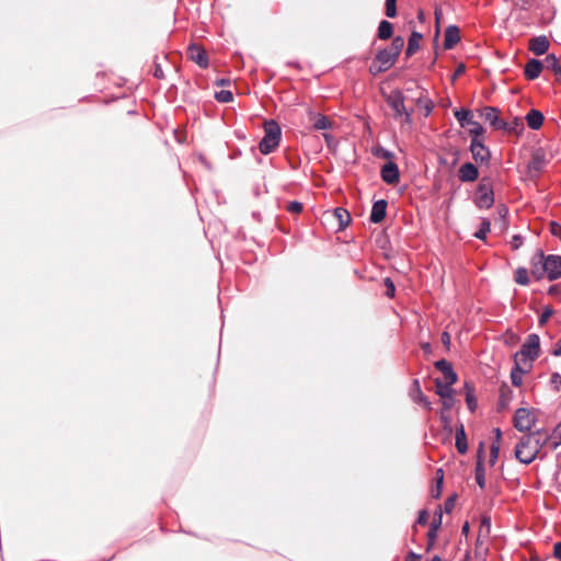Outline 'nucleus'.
Instances as JSON below:
<instances>
[{"instance_id": "obj_1", "label": "nucleus", "mask_w": 561, "mask_h": 561, "mask_svg": "<svg viewBox=\"0 0 561 561\" xmlns=\"http://www.w3.org/2000/svg\"><path fill=\"white\" fill-rule=\"evenodd\" d=\"M540 355V337L536 333H531L527 336L525 343L520 350L514 355L515 364H523L524 366H531V363L536 360Z\"/></svg>"}, {"instance_id": "obj_2", "label": "nucleus", "mask_w": 561, "mask_h": 561, "mask_svg": "<svg viewBox=\"0 0 561 561\" xmlns=\"http://www.w3.org/2000/svg\"><path fill=\"white\" fill-rule=\"evenodd\" d=\"M282 130L277 122L271 119L264 124V137L259 144L261 153L268 154L279 145Z\"/></svg>"}, {"instance_id": "obj_3", "label": "nucleus", "mask_w": 561, "mask_h": 561, "mask_svg": "<svg viewBox=\"0 0 561 561\" xmlns=\"http://www.w3.org/2000/svg\"><path fill=\"white\" fill-rule=\"evenodd\" d=\"M540 451V445L531 436H523L515 446V457L522 463H531Z\"/></svg>"}, {"instance_id": "obj_4", "label": "nucleus", "mask_w": 561, "mask_h": 561, "mask_svg": "<svg viewBox=\"0 0 561 561\" xmlns=\"http://www.w3.org/2000/svg\"><path fill=\"white\" fill-rule=\"evenodd\" d=\"M474 204L480 209H489L494 204L493 185L490 178H482L478 187Z\"/></svg>"}, {"instance_id": "obj_5", "label": "nucleus", "mask_w": 561, "mask_h": 561, "mask_svg": "<svg viewBox=\"0 0 561 561\" xmlns=\"http://www.w3.org/2000/svg\"><path fill=\"white\" fill-rule=\"evenodd\" d=\"M537 410L519 408L513 417L514 427L522 433L530 432L537 422Z\"/></svg>"}, {"instance_id": "obj_6", "label": "nucleus", "mask_w": 561, "mask_h": 561, "mask_svg": "<svg viewBox=\"0 0 561 561\" xmlns=\"http://www.w3.org/2000/svg\"><path fill=\"white\" fill-rule=\"evenodd\" d=\"M537 256L539 257V264L547 272L549 280L552 282L561 277V255H545L542 251H538Z\"/></svg>"}, {"instance_id": "obj_7", "label": "nucleus", "mask_w": 561, "mask_h": 561, "mask_svg": "<svg viewBox=\"0 0 561 561\" xmlns=\"http://www.w3.org/2000/svg\"><path fill=\"white\" fill-rule=\"evenodd\" d=\"M394 57L388 48L380 49L376 54L375 61L371 64L369 71L373 75L387 71L396 61Z\"/></svg>"}, {"instance_id": "obj_8", "label": "nucleus", "mask_w": 561, "mask_h": 561, "mask_svg": "<svg viewBox=\"0 0 561 561\" xmlns=\"http://www.w3.org/2000/svg\"><path fill=\"white\" fill-rule=\"evenodd\" d=\"M387 104L393 111V117L397 119L405 113L404 95L400 90L392 91L386 99Z\"/></svg>"}, {"instance_id": "obj_9", "label": "nucleus", "mask_w": 561, "mask_h": 561, "mask_svg": "<svg viewBox=\"0 0 561 561\" xmlns=\"http://www.w3.org/2000/svg\"><path fill=\"white\" fill-rule=\"evenodd\" d=\"M470 151L476 162L489 163L491 153L490 150L478 138L471 139Z\"/></svg>"}, {"instance_id": "obj_10", "label": "nucleus", "mask_w": 561, "mask_h": 561, "mask_svg": "<svg viewBox=\"0 0 561 561\" xmlns=\"http://www.w3.org/2000/svg\"><path fill=\"white\" fill-rule=\"evenodd\" d=\"M436 393L440 397L443 405L446 410L454 405V390L451 385L444 383L442 380H435Z\"/></svg>"}, {"instance_id": "obj_11", "label": "nucleus", "mask_w": 561, "mask_h": 561, "mask_svg": "<svg viewBox=\"0 0 561 561\" xmlns=\"http://www.w3.org/2000/svg\"><path fill=\"white\" fill-rule=\"evenodd\" d=\"M480 116L488 122L494 129L501 130L506 129L507 124L501 119L497 115V108L486 106L481 111Z\"/></svg>"}, {"instance_id": "obj_12", "label": "nucleus", "mask_w": 561, "mask_h": 561, "mask_svg": "<svg viewBox=\"0 0 561 561\" xmlns=\"http://www.w3.org/2000/svg\"><path fill=\"white\" fill-rule=\"evenodd\" d=\"M381 179L387 184H396L400 180V172L397 163L389 161L381 168Z\"/></svg>"}, {"instance_id": "obj_13", "label": "nucleus", "mask_w": 561, "mask_h": 561, "mask_svg": "<svg viewBox=\"0 0 561 561\" xmlns=\"http://www.w3.org/2000/svg\"><path fill=\"white\" fill-rule=\"evenodd\" d=\"M190 59L197 64L201 68H207L209 65L208 56L205 49L196 44L188 47Z\"/></svg>"}, {"instance_id": "obj_14", "label": "nucleus", "mask_w": 561, "mask_h": 561, "mask_svg": "<svg viewBox=\"0 0 561 561\" xmlns=\"http://www.w3.org/2000/svg\"><path fill=\"white\" fill-rule=\"evenodd\" d=\"M458 178L461 182H474L479 178V170L473 163L466 162L459 168Z\"/></svg>"}, {"instance_id": "obj_15", "label": "nucleus", "mask_w": 561, "mask_h": 561, "mask_svg": "<svg viewBox=\"0 0 561 561\" xmlns=\"http://www.w3.org/2000/svg\"><path fill=\"white\" fill-rule=\"evenodd\" d=\"M435 367L444 375L446 383L454 385L457 381V374L447 359L437 360Z\"/></svg>"}, {"instance_id": "obj_16", "label": "nucleus", "mask_w": 561, "mask_h": 561, "mask_svg": "<svg viewBox=\"0 0 561 561\" xmlns=\"http://www.w3.org/2000/svg\"><path fill=\"white\" fill-rule=\"evenodd\" d=\"M387 206H388V203H387L386 199L376 201L373 204V208H371V213H370V218H369L370 221L374 222V224L381 222L385 219V217H386Z\"/></svg>"}, {"instance_id": "obj_17", "label": "nucleus", "mask_w": 561, "mask_h": 561, "mask_svg": "<svg viewBox=\"0 0 561 561\" xmlns=\"http://www.w3.org/2000/svg\"><path fill=\"white\" fill-rule=\"evenodd\" d=\"M543 69V62L538 59H530L525 66V77L528 80L537 79Z\"/></svg>"}, {"instance_id": "obj_18", "label": "nucleus", "mask_w": 561, "mask_h": 561, "mask_svg": "<svg viewBox=\"0 0 561 561\" xmlns=\"http://www.w3.org/2000/svg\"><path fill=\"white\" fill-rule=\"evenodd\" d=\"M460 41L459 28L456 25H449L445 31L444 47L451 49Z\"/></svg>"}, {"instance_id": "obj_19", "label": "nucleus", "mask_w": 561, "mask_h": 561, "mask_svg": "<svg viewBox=\"0 0 561 561\" xmlns=\"http://www.w3.org/2000/svg\"><path fill=\"white\" fill-rule=\"evenodd\" d=\"M549 48V41L546 36H538L530 41L529 49L537 56L543 55Z\"/></svg>"}, {"instance_id": "obj_20", "label": "nucleus", "mask_w": 561, "mask_h": 561, "mask_svg": "<svg viewBox=\"0 0 561 561\" xmlns=\"http://www.w3.org/2000/svg\"><path fill=\"white\" fill-rule=\"evenodd\" d=\"M483 457V443L480 444L478 461L476 466V481L477 484L483 490L485 488V472L482 463Z\"/></svg>"}, {"instance_id": "obj_21", "label": "nucleus", "mask_w": 561, "mask_h": 561, "mask_svg": "<svg viewBox=\"0 0 561 561\" xmlns=\"http://www.w3.org/2000/svg\"><path fill=\"white\" fill-rule=\"evenodd\" d=\"M412 400L415 403H422L425 408L431 409V402L427 397L421 390L420 381L417 379L413 380L412 390H411Z\"/></svg>"}, {"instance_id": "obj_22", "label": "nucleus", "mask_w": 561, "mask_h": 561, "mask_svg": "<svg viewBox=\"0 0 561 561\" xmlns=\"http://www.w3.org/2000/svg\"><path fill=\"white\" fill-rule=\"evenodd\" d=\"M542 62L543 69L552 71L557 80H561V65L559 64V60L556 57V55H548Z\"/></svg>"}, {"instance_id": "obj_23", "label": "nucleus", "mask_w": 561, "mask_h": 561, "mask_svg": "<svg viewBox=\"0 0 561 561\" xmlns=\"http://www.w3.org/2000/svg\"><path fill=\"white\" fill-rule=\"evenodd\" d=\"M526 122L529 128L537 130L542 126L543 114L538 110H530L526 115Z\"/></svg>"}, {"instance_id": "obj_24", "label": "nucleus", "mask_w": 561, "mask_h": 561, "mask_svg": "<svg viewBox=\"0 0 561 561\" xmlns=\"http://www.w3.org/2000/svg\"><path fill=\"white\" fill-rule=\"evenodd\" d=\"M332 216L339 222V230L345 229L352 220L351 214L345 208H342V207L335 208L333 210Z\"/></svg>"}, {"instance_id": "obj_25", "label": "nucleus", "mask_w": 561, "mask_h": 561, "mask_svg": "<svg viewBox=\"0 0 561 561\" xmlns=\"http://www.w3.org/2000/svg\"><path fill=\"white\" fill-rule=\"evenodd\" d=\"M491 534V517L489 515H482L479 526V535L477 543H481L482 539H488Z\"/></svg>"}, {"instance_id": "obj_26", "label": "nucleus", "mask_w": 561, "mask_h": 561, "mask_svg": "<svg viewBox=\"0 0 561 561\" xmlns=\"http://www.w3.org/2000/svg\"><path fill=\"white\" fill-rule=\"evenodd\" d=\"M422 34L414 31L412 32L409 41H408V47L405 49L407 57L413 56L420 48V41L422 39Z\"/></svg>"}, {"instance_id": "obj_27", "label": "nucleus", "mask_w": 561, "mask_h": 561, "mask_svg": "<svg viewBox=\"0 0 561 561\" xmlns=\"http://www.w3.org/2000/svg\"><path fill=\"white\" fill-rule=\"evenodd\" d=\"M523 364H515L511 371V381L515 387H519L523 383V375L528 371V368H524Z\"/></svg>"}, {"instance_id": "obj_28", "label": "nucleus", "mask_w": 561, "mask_h": 561, "mask_svg": "<svg viewBox=\"0 0 561 561\" xmlns=\"http://www.w3.org/2000/svg\"><path fill=\"white\" fill-rule=\"evenodd\" d=\"M456 448L459 454L463 455L468 450L467 437L463 425L456 431Z\"/></svg>"}, {"instance_id": "obj_29", "label": "nucleus", "mask_w": 561, "mask_h": 561, "mask_svg": "<svg viewBox=\"0 0 561 561\" xmlns=\"http://www.w3.org/2000/svg\"><path fill=\"white\" fill-rule=\"evenodd\" d=\"M513 393L512 390L507 385H503L500 389V397H499V409L504 410L508 407L511 400H512Z\"/></svg>"}, {"instance_id": "obj_30", "label": "nucleus", "mask_w": 561, "mask_h": 561, "mask_svg": "<svg viewBox=\"0 0 561 561\" xmlns=\"http://www.w3.org/2000/svg\"><path fill=\"white\" fill-rule=\"evenodd\" d=\"M442 518H443V513H442V508L439 507L434 513V517L431 523L430 530L427 533V537H431V539L437 538V531H438L439 527L442 526Z\"/></svg>"}, {"instance_id": "obj_31", "label": "nucleus", "mask_w": 561, "mask_h": 561, "mask_svg": "<svg viewBox=\"0 0 561 561\" xmlns=\"http://www.w3.org/2000/svg\"><path fill=\"white\" fill-rule=\"evenodd\" d=\"M455 117L461 127H468L473 121L471 111L466 108L457 110L455 112Z\"/></svg>"}, {"instance_id": "obj_32", "label": "nucleus", "mask_w": 561, "mask_h": 561, "mask_svg": "<svg viewBox=\"0 0 561 561\" xmlns=\"http://www.w3.org/2000/svg\"><path fill=\"white\" fill-rule=\"evenodd\" d=\"M393 25L387 20H382L378 26V37L382 41L388 39L392 36Z\"/></svg>"}, {"instance_id": "obj_33", "label": "nucleus", "mask_w": 561, "mask_h": 561, "mask_svg": "<svg viewBox=\"0 0 561 561\" xmlns=\"http://www.w3.org/2000/svg\"><path fill=\"white\" fill-rule=\"evenodd\" d=\"M312 122V126L317 130H325L332 127L331 121L321 114L314 115Z\"/></svg>"}, {"instance_id": "obj_34", "label": "nucleus", "mask_w": 561, "mask_h": 561, "mask_svg": "<svg viewBox=\"0 0 561 561\" xmlns=\"http://www.w3.org/2000/svg\"><path fill=\"white\" fill-rule=\"evenodd\" d=\"M547 438H549V444L552 449H557L561 446V422L556 425L551 435H547Z\"/></svg>"}, {"instance_id": "obj_35", "label": "nucleus", "mask_w": 561, "mask_h": 561, "mask_svg": "<svg viewBox=\"0 0 561 561\" xmlns=\"http://www.w3.org/2000/svg\"><path fill=\"white\" fill-rule=\"evenodd\" d=\"M404 46V38L402 36H396L392 42H391V45L388 47L389 51L398 58V56L400 55L402 48Z\"/></svg>"}, {"instance_id": "obj_36", "label": "nucleus", "mask_w": 561, "mask_h": 561, "mask_svg": "<svg viewBox=\"0 0 561 561\" xmlns=\"http://www.w3.org/2000/svg\"><path fill=\"white\" fill-rule=\"evenodd\" d=\"M515 282L519 285L526 286L529 284L528 272L524 267H518L515 272Z\"/></svg>"}, {"instance_id": "obj_37", "label": "nucleus", "mask_w": 561, "mask_h": 561, "mask_svg": "<svg viewBox=\"0 0 561 561\" xmlns=\"http://www.w3.org/2000/svg\"><path fill=\"white\" fill-rule=\"evenodd\" d=\"M491 230V222L488 219H483L479 230L474 233V237L480 240H484L486 234Z\"/></svg>"}, {"instance_id": "obj_38", "label": "nucleus", "mask_w": 561, "mask_h": 561, "mask_svg": "<svg viewBox=\"0 0 561 561\" xmlns=\"http://www.w3.org/2000/svg\"><path fill=\"white\" fill-rule=\"evenodd\" d=\"M531 273H533V275L537 279H540L545 275H547V272L543 271L542 265L539 264V257L537 256V254L533 257V271H531Z\"/></svg>"}, {"instance_id": "obj_39", "label": "nucleus", "mask_w": 561, "mask_h": 561, "mask_svg": "<svg viewBox=\"0 0 561 561\" xmlns=\"http://www.w3.org/2000/svg\"><path fill=\"white\" fill-rule=\"evenodd\" d=\"M215 98L218 102L221 103H229L233 100L232 92L229 90H221L219 92H216Z\"/></svg>"}, {"instance_id": "obj_40", "label": "nucleus", "mask_w": 561, "mask_h": 561, "mask_svg": "<svg viewBox=\"0 0 561 561\" xmlns=\"http://www.w3.org/2000/svg\"><path fill=\"white\" fill-rule=\"evenodd\" d=\"M471 128L469 129L470 135L472 138H478L483 134L484 128L482 125L476 121H472V123L469 125Z\"/></svg>"}, {"instance_id": "obj_41", "label": "nucleus", "mask_w": 561, "mask_h": 561, "mask_svg": "<svg viewBox=\"0 0 561 561\" xmlns=\"http://www.w3.org/2000/svg\"><path fill=\"white\" fill-rule=\"evenodd\" d=\"M385 13L390 19L397 15V0H386Z\"/></svg>"}, {"instance_id": "obj_42", "label": "nucleus", "mask_w": 561, "mask_h": 561, "mask_svg": "<svg viewBox=\"0 0 561 561\" xmlns=\"http://www.w3.org/2000/svg\"><path fill=\"white\" fill-rule=\"evenodd\" d=\"M466 388L468 389V392L466 396V401H467L468 408L470 411H474L477 408V400L474 398L472 389H469V383H466Z\"/></svg>"}, {"instance_id": "obj_43", "label": "nucleus", "mask_w": 561, "mask_h": 561, "mask_svg": "<svg viewBox=\"0 0 561 561\" xmlns=\"http://www.w3.org/2000/svg\"><path fill=\"white\" fill-rule=\"evenodd\" d=\"M500 453V444L497 442H493L491 445V455H490V463L493 466L497 460Z\"/></svg>"}, {"instance_id": "obj_44", "label": "nucleus", "mask_w": 561, "mask_h": 561, "mask_svg": "<svg viewBox=\"0 0 561 561\" xmlns=\"http://www.w3.org/2000/svg\"><path fill=\"white\" fill-rule=\"evenodd\" d=\"M417 103H419V105H421L424 108L425 116H428L432 113V111L434 108L432 101L419 99Z\"/></svg>"}, {"instance_id": "obj_45", "label": "nucleus", "mask_w": 561, "mask_h": 561, "mask_svg": "<svg viewBox=\"0 0 561 561\" xmlns=\"http://www.w3.org/2000/svg\"><path fill=\"white\" fill-rule=\"evenodd\" d=\"M287 210L293 214H299L302 210V204L297 201H293L287 205Z\"/></svg>"}, {"instance_id": "obj_46", "label": "nucleus", "mask_w": 561, "mask_h": 561, "mask_svg": "<svg viewBox=\"0 0 561 561\" xmlns=\"http://www.w3.org/2000/svg\"><path fill=\"white\" fill-rule=\"evenodd\" d=\"M383 283H385V286L387 288L386 295L388 297H390V298L393 297L394 296V291H396V287H394L393 282L389 277H387V278H385Z\"/></svg>"}, {"instance_id": "obj_47", "label": "nucleus", "mask_w": 561, "mask_h": 561, "mask_svg": "<svg viewBox=\"0 0 561 561\" xmlns=\"http://www.w3.org/2000/svg\"><path fill=\"white\" fill-rule=\"evenodd\" d=\"M455 503H456V495H451V496L447 497L444 503V511L446 513H450L455 508Z\"/></svg>"}, {"instance_id": "obj_48", "label": "nucleus", "mask_w": 561, "mask_h": 561, "mask_svg": "<svg viewBox=\"0 0 561 561\" xmlns=\"http://www.w3.org/2000/svg\"><path fill=\"white\" fill-rule=\"evenodd\" d=\"M552 313L553 309L551 307H546L539 318V323L545 324L548 321V319L552 316Z\"/></svg>"}, {"instance_id": "obj_49", "label": "nucleus", "mask_w": 561, "mask_h": 561, "mask_svg": "<svg viewBox=\"0 0 561 561\" xmlns=\"http://www.w3.org/2000/svg\"><path fill=\"white\" fill-rule=\"evenodd\" d=\"M550 383L554 387L557 391H559L561 386V375L559 373H553L550 378Z\"/></svg>"}, {"instance_id": "obj_50", "label": "nucleus", "mask_w": 561, "mask_h": 561, "mask_svg": "<svg viewBox=\"0 0 561 561\" xmlns=\"http://www.w3.org/2000/svg\"><path fill=\"white\" fill-rule=\"evenodd\" d=\"M523 240H524L523 237L519 234L513 236L512 241H511L512 249H514V250L519 249L523 244Z\"/></svg>"}, {"instance_id": "obj_51", "label": "nucleus", "mask_w": 561, "mask_h": 561, "mask_svg": "<svg viewBox=\"0 0 561 561\" xmlns=\"http://www.w3.org/2000/svg\"><path fill=\"white\" fill-rule=\"evenodd\" d=\"M427 520H428V513L427 511L425 510H422L419 512V516H417V519H416V523L419 525H426L427 524Z\"/></svg>"}, {"instance_id": "obj_52", "label": "nucleus", "mask_w": 561, "mask_h": 561, "mask_svg": "<svg viewBox=\"0 0 561 561\" xmlns=\"http://www.w3.org/2000/svg\"><path fill=\"white\" fill-rule=\"evenodd\" d=\"M527 436L534 437V440H537L540 445V449L546 446L549 443V438H547V435L545 437L536 436V434H527Z\"/></svg>"}, {"instance_id": "obj_53", "label": "nucleus", "mask_w": 561, "mask_h": 561, "mask_svg": "<svg viewBox=\"0 0 561 561\" xmlns=\"http://www.w3.org/2000/svg\"><path fill=\"white\" fill-rule=\"evenodd\" d=\"M402 119V124L412 125V112L405 110V113L400 117Z\"/></svg>"}, {"instance_id": "obj_54", "label": "nucleus", "mask_w": 561, "mask_h": 561, "mask_svg": "<svg viewBox=\"0 0 561 561\" xmlns=\"http://www.w3.org/2000/svg\"><path fill=\"white\" fill-rule=\"evenodd\" d=\"M442 343L448 348L450 345V334L444 331L440 336Z\"/></svg>"}, {"instance_id": "obj_55", "label": "nucleus", "mask_w": 561, "mask_h": 561, "mask_svg": "<svg viewBox=\"0 0 561 561\" xmlns=\"http://www.w3.org/2000/svg\"><path fill=\"white\" fill-rule=\"evenodd\" d=\"M421 560V554H417L413 551H410L407 557H405V560L404 561H420Z\"/></svg>"}, {"instance_id": "obj_56", "label": "nucleus", "mask_w": 561, "mask_h": 561, "mask_svg": "<svg viewBox=\"0 0 561 561\" xmlns=\"http://www.w3.org/2000/svg\"><path fill=\"white\" fill-rule=\"evenodd\" d=\"M442 483H443V476L437 480V486L435 492H433V497H439L442 493Z\"/></svg>"}, {"instance_id": "obj_57", "label": "nucleus", "mask_w": 561, "mask_h": 561, "mask_svg": "<svg viewBox=\"0 0 561 561\" xmlns=\"http://www.w3.org/2000/svg\"><path fill=\"white\" fill-rule=\"evenodd\" d=\"M553 556L561 560V541L554 543V547H553Z\"/></svg>"}, {"instance_id": "obj_58", "label": "nucleus", "mask_w": 561, "mask_h": 561, "mask_svg": "<svg viewBox=\"0 0 561 561\" xmlns=\"http://www.w3.org/2000/svg\"><path fill=\"white\" fill-rule=\"evenodd\" d=\"M551 232L553 236L561 238V226L557 222H552Z\"/></svg>"}, {"instance_id": "obj_59", "label": "nucleus", "mask_w": 561, "mask_h": 561, "mask_svg": "<svg viewBox=\"0 0 561 561\" xmlns=\"http://www.w3.org/2000/svg\"><path fill=\"white\" fill-rule=\"evenodd\" d=\"M561 293V288L559 285H552L548 289V294L551 296H557Z\"/></svg>"}, {"instance_id": "obj_60", "label": "nucleus", "mask_w": 561, "mask_h": 561, "mask_svg": "<svg viewBox=\"0 0 561 561\" xmlns=\"http://www.w3.org/2000/svg\"><path fill=\"white\" fill-rule=\"evenodd\" d=\"M497 213H499V216H500L501 218H505V217H506V215H507V213H508V209H507V207H506L505 205H500V206L497 207Z\"/></svg>"}, {"instance_id": "obj_61", "label": "nucleus", "mask_w": 561, "mask_h": 561, "mask_svg": "<svg viewBox=\"0 0 561 561\" xmlns=\"http://www.w3.org/2000/svg\"><path fill=\"white\" fill-rule=\"evenodd\" d=\"M153 76L158 79L163 78V71L160 65H156Z\"/></svg>"}, {"instance_id": "obj_62", "label": "nucleus", "mask_w": 561, "mask_h": 561, "mask_svg": "<svg viewBox=\"0 0 561 561\" xmlns=\"http://www.w3.org/2000/svg\"><path fill=\"white\" fill-rule=\"evenodd\" d=\"M421 348L424 351V353L430 354L432 352V345L428 342L421 343Z\"/></svg>"}, {"instance_id": "obj_63", "label": "nucleus", "mask_w": 561, "mask_h": 561, "mask_svg": "<svg viewBox=\"0 0 561 561\" xmlns=\"http://www.w3.org/2000/svg\"><path fill=\"white\" fill-rule=\"evenodd\" d=\"M554 356H561V339L557 343V347L554 348L553 353Z\"/></svg>"}, {"instance_id": "obj_64", "label": "nucleus", "mask_w": 561, "mask_h": 561, "mask_svg": "<svg viewBox=\"0 0 561 561\" xmlns=\"http://www.w3.org/2000/svg\"><path fill=\"white\" fill-rule=\"evenodd\" d=\"M469 530H470V525L468 522H466L462 527H461V534L467 536L469 534Z\"/></svg>"}]
</instances>
